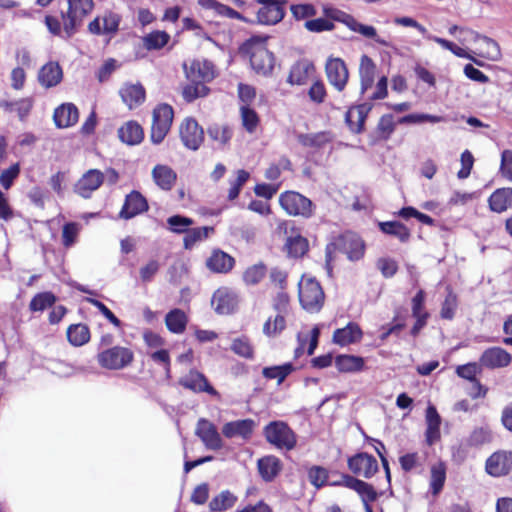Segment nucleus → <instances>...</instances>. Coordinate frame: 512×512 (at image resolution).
I'll use <instances>...</instances> for the list:
<instances>
[{
  "label": "nucleus",
  "instance_id": "6e6552de",
  "mask_svg": "<svg viewBox=\"0 0 512 512\" xmlns=\"http://www.w3.org/2000/svg\"><path fill=\"white\" fill-rule=\"evenodd\" d=\"M173 115V109L168 104H160L153 110L151 141L154 144H159L164 140L170 130Z\"/></svg>",
  "mask_w": 512,
  "mask_h": 512
},
{
  "label": "nucleus",
  "instance_id": "a211bd4d",
  "mask_svg": "<svg viewBox=\"0 0 512 512\" xmlns=\"http://www.w3.org/2000/svg\"><path fill=\"white\" fill-rule=\"evenodd\" d=\"M196 434L202 440L206 448L210 450H219L223 446L222 439L216 427L207 420L201 419L198 421Z\"/></svg>",
  "mask_w": 512,
  "mask_h": 512
},
{
  "label": "nucleus",
  "instance_id": "2eb2a0df",
  "mask_svg": "<svg viewBox=\"0 0 512 512\" xmlns=\"http://www.w3.org/2000/svg\"><path fill=\"white\" fill-rule=\"evenodd\" d=\"M372 109L371 103H362L350 107L345 114V123L354 134H360L364 130V124L369 112Z\"/></svg>",
  "mask_w": 512,
  "mask_h": 512
},
{
  "label": "nucleus",
  "instance_id": "774afa93",
  "mask_svg": "<svg viewBox=\"0 0 512 512\" xmlns=\"http://www.w3.org/2000/svg\"><path fill=\"white\" fill-rule=\"evenodd\" d=\"M500 171L503 177L512 181V151L504 150L501 154Z\"/></svg>",
  "mask_w": 512,
  "mask_h": 512
},
{
  "label": "nucleus",
  "instance_id": "49530a36",
  "mask_svg": "<svg viewBox=\"0 0 512 512\" xmlns=\"http://www.w3.org/2000/svg\"><path fill=\"white\" fill-rule=\"evenodd\" d=\"M267 273L266 266L260 262L248 267L243 273V281L246 285H257Z\"/></svg>",
  "mask_w": 512,
  "mask_h": 512
},
{
  "label": "nucleus",
  "instance_id": "8fccbe9b",
  "mask_svg": "<svg viewBox=\"0 0 512 512\" xmlns=\"http://www.w3.org/2000/svg\"><path fill=\"white\" fill-rule=\"evenodd\" d=\"M445 119L443 116L438 115H431V114H425V113H412L405 115L401 117L398 120V123L400 124H420L424 122H430V123H440L443 122Z\"/></svg>",
  "mask_w": 512,
  "mask_h": 512
},
{
  "label": "nucleus",
  "instance_id": "f704fd0d",
  "mask_svg": "<svg viewBox=\"0 0 512 512\" xmlns=\"http://www.w3.org/2000/svg\"><path fill=\"white\" fill-rule=\"evenodd\" d=\"M446 481V466L443 462H438L430 469V491L437 496L443 489Z\"/></svg>",
  "mask_w": 512,
  "mask_h": 512
},
{
  "label": "nucleus",
  "instance_id": "13d9d810",
  "mask_svg": "<svg viewBox=\"0 0 512 512\" xmlns=\"http://www.w3.org/2000/svg\"><path fill=\"white\" fill-rule=\"evenodd\" d=\"M120 21H121L120 15L113 13V12L106 13L102 18L103 34H108V35L116 34L119 29Z\"/></svg>",
  "mask_w": 512,
  "mask_h": 512
},
{
  "label": "nucleus",
  "instance_id": "0e129e2a",
  "mask_svg": "<svg viewBox=\"0 0 512 512\" xmlns=\"http://www.w3.org/2000/svg\"><path fill=\"white\" fill-rule=\"evenodd\" d=\"M355 492L359 494L363 503L374 502L378 497V494L375 491L374 487L363 480H360V485L357 486Z\"/></svg>",
  "mask_w": 512,
  "mask_h": 512
},
{
  "label": "nucleus",
  "instance_id": "69168bd1",
  "mask_svg": "<svg viewBox=\"0 0 512 512\" xmlns=\"http://www.w3.org/2000/svg\"><path fill=\"white\" fill-rule=\"evenodd\" d=\"M326 94L325 85L321 80L315 81L308 90L310 100L316 104L323 103Z\"/></svg>",
  "mask_w": 512,
  "mask_h": 512
},
{
  "label": "nucleus",
  "instance_id": "b1692460",
  "mask_svg": "<svg viewBox=\"0 0 512 512\" xmlns=\"http://www.w3.org/2000/svg\"><path fill=\"white\" fill-rule=\"evenodd\" d=\"M363 332L355 322H349L344 328L336 329L333 333L334 343L346 346L361 340Z\"/></svg>",
  "mask_w": 512,
  "mask_h": 512
},
{
  "label": "nucleus",
  "instance_id": "3c124183",
  "mask_svg": "<svg viewBox=\"0 0 512 512\" xmlns=\"http://www.w3.org/2000/svg\"><path fill=\"white\" fill-rule=\"evenodd\" d=\"M55 301L56 297L51 292L38 293L32 298L29 308L34 312L44 311L46 308L53 306Z\"/></svg>",
  "mask_w": 512,
  "mask_h": 512
},
{
  "label": "nucleus",
  "instance_id": "6e6d98bb",
  "mask_svg": "<svg viewBox=\"0 0 512 512\" xmlns=\"http://www.w3.org/2000/svg\"><path fill=\"white\" fill-rule=\"evenodd\" d=\"M169 229L174 233H185L192 225V219L181 215H174L167 219Z\"/></svg>",
  "mask_w": 512,
  "mask_h": 512
},
{
  "label": "nucleus",
  "instance_id": "0eeeda50",
  "mask_svg": "<svg viewBox=\"0 0 512 512\" xmlns=\"http://www.w3.org/2000/svg\"><path fill=\"white\" fill-rule=\"evenodd\" d=\"M332 246L345 254L351 261L361 259L365 251V244L363 240L357 234L352 232L340 235L336 238L334 243L328 245L326 248L327 256L330 255Z\"/></svg>",
  "mask_w": 512,
  "mask_h": 512
},
{
  "label": "nucleus",
  "instance_id": "f8f14e48",
  "mask_svg": "<svg viewBox=\"0 0 512 512\" xmlns=\"http://www.w3.org/2000/svg\"><path fill=\"white\" fill-rule=\"evenodd\" d=\"M486 472L493 477H502L512 471V451L494 452L485 463Z\"/></svg>",
  "mask_w": 512,
  "mask_h": 512
},
{
  "label": "nucleus",
  "instance_id": "dca6fc26",
  "mask_svg": "<svg viewBox=\"0 0 512 512\" xmlns=\"http://www.w3.org/2000/svg\"><path fill=\"white\" fill-rule=\"evenodd\" d=\"M511 361V354L501 347L486 349L479 359L480 365L489 369L507 367Z\"/></svg>",
  "mask_w": 512,
  "mask_h": 512
},
{
  "label": "nucleus",
  "instance_id": "ea45409f",
  "mask_svg": "<svg viewBox=\"0 0 512 512\" xmlns=\"http://www.w3.org/2000/svg\"><path fill=\"white\" fill-rule=\"evenodd\" d=\"M493 439L492 431L488 425L475 427L466 439L469 447H478L490 443Z\"/></svg>",
  "mask_w": 512,
  "mask_h": 512
},
{
  "label": "nucleus",
  "instance_id": "5701e85b",
  "mask_svg": "<svg viewBox=\"0 0 512 512\" xmlns=\"http://www.w3.org/2000/svg\"><path fill=\"white\" fill-rule=\"evenodd\" d=\"M53 118L58 128H68L77 123L79 112L74 104L64 103L55 109Z\"/></svg>",
  "mask_w": 512,
  "mask_h": 512
},
{
  "label": "nucleus",
  "instance_id": "c756f323",
  "mask_svg": "<svg viewBox=\"0 0 512 512\" xmlns=\"http://www.w3.org/2000/svg\"><path fill=\"white\" fill-rule=\"evenodd\" d=\"M123 102L133 109L138 107L145 101V89L144 87L137 84H125L119 91Z\"/></svg>",
  "mask_w": 512,
  "mask_h": 512
},
{
  "label": "nucleus",
  "instance_id": "1a4fd4ad",
  "mask_svg": "<svg viewBox=\"0 0 512 512\" xmlns=\"http://www.w3.org/2000/svg\"><path fill=\"white\" fill-rule=\"evenodd\" d=\"M216 73L214 64L209 60L204 59L194 64V99L210 92L207 84L216 77Z\"/></svg>",
  "mask_w": 512,
  "mask_h": 512
},
{
  "label": "nucleus",
  "instance_id": "052dcab7",
  "mask_svg": "<svg viewBox=\"0 0 512 512\" xmlns=\"http://www.w3.org/2000/svg\"><path fill=\"white\" fill-rule=\"evenodd\" d=\"M304 27L310 32H323L330 31L334 28L333 22L325 18H317L312 20H307L304 24Z\"/></svg>",
  "mask_w": 512,
  "mask_h": 512
},
{
  "label": "nucleus",
  "instance_id": "4c0bfd02",
  "mask_svg": "<svg viewBox=\"0 0 512 512\" xmlns=\"http://www.w3.org/2000/svg\"><path fill=\"white\" fill-rule=\"evenodd\" d=\"M237 502V497L229 490H224L209 502L211 512H224L232 508Z\"/></svg>",
  "mask_w": 512,
  "mask_h": 512
},
{
  "label": "nucleus",
  "instance_id": "680f3d73",
  "mask_svg": "<svg viewBox=\"0 0 512 512\" xmlns=\"http://www.w3.org/2000/svg\"><path fill=\"white\" fill-rule=\"evenodd\" d=\"M377 130L384 139H388L395 130L394 117L392 114L383 115L377 125Z\"/></svg>",
  "mask_w": 512,
  "mask_h": 512
},
{
  "label": "nucleus",
  "instance_id": "39448f33",
  "mask_svg": "<svg viewBox=\"0 0 512 512\" xmlns=\"http://www.w3.org/2000/svg\"><path fill=\"white\" fill-rule=\"evenodd\" d=\"M264 436L270 444L280 449L292 450L297 443L293 430L283 421H272L264 427Z\"/></svg>",
  "mask_w": 512,
  "mask_h": 512
},
{
  "label": "nucleus",
  "instance_id": "aec40b11",
  "mask_svg": "<svg viewBox=\"0 0 512 512\" xmlns=\"http://www.w3.org/2000/svg\"><path fill=\"white\" fill-rule=\"evenodd\" d=\"M256 422L253 419H241L231 421L222 427V433L226 438L240 437L247 440L253 434Z\"/></svg>",
  "mask_w": 512,
  "mask_h": 512
},
{
  "label": "nucleus",
  "instance_id": "58836bf2",
  "mask_svg": "<svg viewBox=\"0 0 512 512\" xmlns=\"http://www.w3.org/2000/svg\"><path fill=\"white\" fill-rule=\"evenodd\" d=\"M187 322V315L180 309L171 310L165 317L168 330L176 334L182 333L185 330Z\"/></svg>",
  "mask_w": 512,
  "mask_h": 512
},
{
  "label": "nucleus",
  "instance_id": "ddd939ff",
  "mask_svg": "<svg viewBox=\"0 0 512 512\" xmlns=\"http://www.w3.org/2000/svg\"><path fill=\"white\" fill-rule=\"evenodd\" d=\"M104 182V174L98 169H90L76 182L74 191L81 197L88 199Z\"/></svg>",
  "mask_w": 512,
  "mask_h": 512
},
{
  "label": "nucleus",
  "instance_id": "de8ad7c7",
  "mask_svg": "<svg viewBox=\"0 0 512 512\" xmlns=\"http://www.w3.org/2000/svg\"><path fill=\"white\" fill-rule=\"evenodd\" d=\"M286 327L284 315L277 314L274 318L269 317L263 325V334L269 338L276 337Z\"/></svg>",
  "mask_w": 512,
  "mask_h": 512
},
{
  "label": "nucleus",
  "instance_id": "f257e3e1",
  "mask_svg": "<svg viewBox=\"0 0 512 512\" xmlns=\"http://www.w3.org/2000/svg\"><path fill=\"white\" fill-rule=\"evenodd\" d=\"M241 53L250 54L252 69L262 75H269L274 67V55L265 46V39L252 37L240 47Z\"/></svg>",
  "mask_w": 512,
  "mask_h": 512
},
{
  "label": "nucleus",
  "instance_id": "423d86ee",
  "mask_svg": "<svg viewBox=\"0 0 512 512\" xmlns=\"http://www.w3.org/2000/svg\"><path fill=\"white\" fill-rule=\"evenodd\" d=\"M133 359V352L129 348L121 346H114L97 354L99 365L110 370L123 369L130 365Z\"/></svg>",
  "mask_w": 512,
  "mask_h": 512
},
{
  "label": "nucleus",
  "instance_id": "2f4dec72",
  "mask_svg": "<svg viewBox=\"0 0 512 512\" xmlns=\"http://www.w3.org/2000/svg\"><path fill=\"white\" fill-rule=\"evenodd\" d=\"M489 208L496 213H502L512 207V188L495 190L488 199Z\"/></svg>",
  "mask_w": 512,
  "mask_h": 512
},
{
  "label": "nucleus",
  "instance_id": "a18cd8bd",
  "mask_svg": "<svg viewBox=\"0 0 512 512\" xmlns=\"http://www.w3.org/2000/svg\"><path fill=\"white\" fill-rule=\"evenodd\" d=\"M293 370L294 367L291 363H285L283 365L265 367L262 370V374L267 379H277L278 384H281Z\"/></svg>",
  "mask_w": 512,
  "mask_h": 512
},
{
  "label": "nucleus",
  "instance_id": "e433bc0d",
  "mask_svg": "<svg viewBox=\"0 0 512 512\" xmlns=\"http://www.w3.org/2000/svg\"><path fill=\"white\" fill-rule=\"evenodd\" d=\"M378 226L384 234L392 235L402 243L407 242L410 238L409 229L399 221L379 222Z\"/></svg>",
  "mask_w": 512,
  "mask_h": 512
},
{
  "label": "nucleus",
  "instance_id": "79ce46f5",
  "mask_svg": "<svg viewBox=\"0 0 512 512\" xmlns=\"http://www.w3.org/2000/svg\"><path fill=\"white\" fill-rule=\"evenodd\" d=\"M298 142L305 146L311 148H322L325 144L330 142L331 137L328 132H318L311 134H299L297 136Z\"/></svg>",
  "mask_w": 512,
  "mask_h": 512
},
{
  "label": "nucleus",
  "instance_id": "c85d7f7f",
  "mask_svg": "<svg viewBox=\"0 0 512 512\" xmlns=\"http://www.w3.org/2000/svg\"><path fill=\"white\" fill-rule=\"evenodd\" d=\"M426 442L429 445L434 444L436 441L440 439V425H441V417L437 412V409L434 405L429 404L426 409Z\"/></svg>",
  "mask_w": 512,
  "mask_h": 512
},
{
  "label": "nucleus",
  "instance_id": "cd10ccee",
  "mask_svg": "<svg viewBox=\"0 0 512 512\" xmlns=\"http://www.w3.org/2000/svg\"><path fill=\"white\" fill-rule=\"evenodd\" d=\"M63 77V72L57 62H48L39 70L38 81L45 88L58 85Z\"/></svg>",
  "mask_w": 512,
  "mask_h": 512
},
{
  "label": "nucleus",
  "instance_id": "6ab92c4d",
  "mask_svg": "<svg viewBox=\"0 0 512 512\" xmlns=\"http://www.w3.org/2000/svg\"><path fill=\"white\" fill-rule=\"evenodd\" d=\"M481 373V365L476 362H470L464 365H459L456 368V374L468 381H470L477 388V392H469L472 398L484 397L487 389L477 380L476 376Z\"/></svg>",
  "mask_w": 512,
  "mask_h": 512
},
{
  "label": "nucleus",
  "instance_id": "5fc2aeb1",
  "mask_svg": "<svg viewBox=\"0 0 512 512\" xmlns=\"http://www.w3.org/2000/svg\"><path fill=\"white\" fill-rule=\"evenodd\" d=\"M194 392H204L208 395L219 398V393L217 390L211 385L208 379L204 374L200 372L194 371Z\"/></svg>",
  "mask_w": 512,
  "mask_h": 512
},
{
  "label": "nucleus",
  "instance_id": "393cba45",
  "mask_svg": "<svg viewBox=\"0 0 512 512\" xmlns=\"http://www.w3.org/2000/svg\"><path fill=\"white\" fill-rule=\"evenodd\" d=\"M376 65L367 55H362L359 65L360 93L363 95L369 90L375 81Z\"/></svg>",
  "mask_w": 512,
  "mask_h": 512
},
{
  "label": "nucleus",
  "instance_id": "603ef678",
  "mask_svg": "<svg viewBox=\"0 0 512 512\" xmlns=\"http://www.w3.org/2000/svg\"><path fill=\"white\" fill-rule=\"evenodd\" d=\"M287 252L291 257L303 256L308 250V242L302 236L291 237L286 243Z\"/></svg>",
  "mask_w": 512,
  "mask_h": 512
},
{
  "label": "nucleus",
  "instance_id": "09e8293b",
  "mask_svg": "<svg viewBox=\"0 0 512 512\" xmlns=\"http://www.w3.org/2000/svg\"><path fill=\"white\" fill-rule=\"evenodd\" d=\"M231 350L238 356L245 359H252L254 356V349L250 340L246 336L235 338L231 344Z\"/></svg>",
  "mask_w": 512,
  "mask_h": 512
},
{
  "label": "nucleus",
  "instance_id": "473e14b6",
  "mask_svg": "<svg viewBox=\"0 0 512 512\" xmlns=\"http://www.w3.org/2000/svg\"><path fill=\"white\" fill-rule=\"evenodd\" d=\"M258 472L266 482H271L280 473L281 461L275 456H265L258 460Z\"/></svg>",
  "mask_w": 512,
  "mask_h": 512
},
{
  "label": "nucleus",
  "instance_id": "a878e982",
  "mask_svg": "<svg viewBox=\"0 0 512 512\" xmlns=\"http://www.w3.org/2000/svg\"><path fill=\"white\" fill-rule=\"evenodd\" d=\"M314 71V64L310 60L301 59L291 67L287 81L291 85H303Z\"/></svg>",
  "mask_w": 512,
  "mask_h": 512
},
{
  "label": "nucleus",
  "instance_id": "4468645a",
  "mask_svg": "<svg viewBox=\"0 0 512 512\" xmlns=\"http://www.w3.org/2000/svg\"><path fill=\"white\" fill-rule=\"evenodd\" d=\"M149 206L146 198L136 190L131 191L125 197L124 204L119 212L121 219L129 220L148 210Z\"/></svg>",
  "mask_w": 512,
  "mask_h": 512
},
{
  "label": "nucleus",
  "instance_id": "f03ea898",
  "mask_svg": "<svg viewBox=\"0 0 512 512\" xmlns=\"http://www.w3.org/2000/svg\"><path fill=\"white\" fill-rule=\"evenodd\" d=\"M94 8L93 0H68V10L62 13L63 30L66 38L73 36L83 20Z\"/></svg>",
  "mask_w": 512,
  "mask_h": 512
},
{
  "label": "nucleus",
  "instance_id": "a19ab883",
  "mask_svg": "<svg viewBox=\"0 0 512 512\" xmlns=\"http://www.w3.org/2000/svg\"><path fill=\"white\" fill-rule=\"evenodd\" d=\"M67 338L73 346H82L90 339L88 326L84 324H73L67 329Z\"/></svg>",
  "mask_w": 512,
  "mask_h": 512
},
{
  "label": "nucleus",
  "instance_id": "4be33fe9",
  "mask_svg": "<svg viewBox=\"0 0 512 512\" xmlns=\"http://www.w3.org/2000/svg\"><path fill=\"white\" fill-rule=\"evenodd\" d=\"M469 33L474 42L480 43L479 55L481 57L491 61H498L501 58L500 46L494 39L475 31H469Z\"/></svg>",
  "mask_w": 512,
  "mask_h": 512
},
{
  "label": "nucleus",
  "instance_id": "72a5a7b5",
  "mask_svg": "<svg viewBox=\"0 0 512 512\" xmlns=\"http://www.w3.org/2000/svg\"><path fill=\"white\" fill-rule=\"evenodd\" d=\"M118 137L123 143L136 145L143 140L144 132L136 121H128L118 129Z\"/></svg>",
  "mask_w": 512,
  "mask_h": 512
},
{
  "label": "nucleus",
  "instance_id": "864d4df0",
  "mask_svg": "<svg viewBox=\"0 0 512 512\" xmlns=\"http://www.w3.org/2000/svg\"><path fill=\"white\" fill-rule=\"evenodd\" d=\"M237 177L234 180H230V189L228 192V199L230 201L235 200L240 192L244 184L248 181L250 174L244 169L237 170Z\"/></svg>",
  "mask_w": 512,
  "mask_h": 512
},
{
  "label": "nucleus",
  "instance_id": "7c9ffc66",
  "mask_svg": "<svg viewBox=\"0 0 512 512\" xmlns=\"http://www.w3.org/2000/svg\"><path fill=\"white\" fill-rule=\"evenodd\" d=\"M176 177L174 170L167 165L158 164L152 170V178L155 184L165 191L172 189Z\"/></svg>",
  "mask_w": 512,
  "mask_h": 512
},
{
  "label": "nucleus",
  "instance_id": "9d476101",
  "mask_svg": "<svg viewBox=\"0 0 512 512\" xmlns=\"http://www.w3.org/2000/svg\"><path fill=\"white\" fill-rule=\"evenodd\" d=\"M349 470L356 476L372 478L379 470L377 459L366 452H359L347 460Z\"/></svg>",
  "mask_w": 512,
  "mask_h": 512
},
{
  "label": "nucleus",
  "instance_id": "bb28decb",
  "mask_svg": "<svg viewBox=\"0 0 512 512\" xmlns=\"http://www.w3.org/2000/svg\"><path fill=\"white\" fill-rule=\"evenodd\" d=\"M207 267L215 273L226 274L235 265V259L222 250H214L206 261Z\"/></svg>",
  "mask_w": 512,
  "mask_h": 512
},
{
  "label": "nucleus",
  "instance_id": "7ed1b4c3",
  "mask_svg": "<svg viewBox=\"0 0 512 512\" xmlns=\"http://www.w3.org/2000/svg\"><path fill=\"white\" fill-rule=\"evenodd\" d=\"M279 204L290 216L309 219L314 215L316 205L296 191H285L279 196Z\"/></svg>",
  "mask_w": 512,
  "mask_h": 512
},
{
  "label": "nucleus",
  "instance_id": "c03bdc74",
  "mask_svg": "<svg viewBox=\"0 0 512 512\" xmlns=\"http://www.w3.org/2000/svg\"><path fill=\"white\" fill-rule=\"evenodd\" d=\"M170 39L164 31H153L143 37V45L147 50H158L164 47Z\"/></svg>",
  "mask_w": 512,
  "mask_h": 512
},
{
  "label": "nucleus",
  "instance_id": "37998d69",
  "mask_svg": "<svg viewBox=\"0 0 512 512\" xmlns=\"http://www.w3.org/2000/svg\"><path fill=\"white\" fill-rule=\"evenodd\" d=\"M240 117L242 121V125L244 129L248 133L255 132L257 126L259 125V116L257 112L249 105H241L240 106Z\"/></svg>",
  "mask_w": 512,
  "mask_h": 512
},
{
  "label": "nucleus",
  "instance_id": "c9c22d12",
  "mask_svg": "<svg viewBox=\"0 0 512 512\" xmlns=\"http://www.w3.org/2000/svg\"><path fill=\"white\" fill-rule=\"evenodd\" d=\"M335 366L340 372H358L364 367V359L355 355H338Z\"/></svg>",
  "mask_w": 512,
  "mask_h": 512
},
{
  "label": "nucleus",
  "instance_id": "bf43d9fd",
  "mask_svg": "<svg viewBox=\"0 0 512 512\" xmlns=\"http://www.w3.org/2000/svg\"><path fill=\"white\" fill-rule=\"evenodd\" d=\"M208 135L221 145H225L231 139V131L227 127L213 125L208 128Z\"/></svg>",
  "mask_w": 512,
  "mask_h": 512
},
{
  "label": "nucleus",
  "instance_id": "20e7f679",
  "mask_svg": "<svg viewBox=\"0 0 512 512\" xmlns=\"http://www.w3.org/2000/svg\"><path fill=\"white\" fill-rule=\"evenodd\" d=\"M299 301L303 309L314 313L320 311L324 303V292L314 278L303 276L299 284Z\"/></svg>",
  "mask_w": 512,
  "mask_h": 512
},
{
  "label": "nucleus",
  "instance_id": "338daca9",
  "mask_svg": "<svg viewBox=\"0 0 512 512\" xmlns=\"http://www.w3.org/2000/svg\"><path fill=\"white\" fill-rule=\"evenodd\" d=\"M474 164V157L469 150H465L461 154V169L457 173L459 179H466L469 177Z\"/></svg>",
  "mask_w": 512,
  "mask_h": 512
},
{
  "label": "nucleus",
  "instance_id": "f3484780",
  "mask_svg": "<svg viewBox=\"0 0 512 512\" xmlns=\"http://www.w3.org/2000/svg\"><path fill=\"white\" fill-rule=\"evenodd\" d=\"M238 303L234 291L223 287L216 290L212 297V305L218 314L227 315L234 311Z\"/></svg>",
  "mask_w": 512,
  "mask_h": 512
},
{
  "label": "nucleus",
  "instance_id": "e2e57ef3",
  "mask_svg": "<svg viewBox=\"0 0 512 512\" xmlns=\"http://www.w3.org/2000/svg\"><path fill=\"white\" fill-rule=\"evenodd\" d=\"M20 173V166L18 163L11 165L8 169H5L0 174V184L4 189H9L14 180L18 177Z\"/></svg>",
  "mask_w": 512,
  "mask_h": 512
},
{
  "label": "nucleus",
  "instance_id": "9b49d317",
  "mask_svg": "<svg viewBox=\"0 0 512 512\" xmlns=\"http://www.w3.org/2000/svg\"><path fill=\"white\" fill-rule=\"evenodd\" d=\"M325 72L328 82L338 92L345 89L349 79V72L345 62L341 58L329 57L325 64Z\"/></svg>",
  "mask_w": 512,
  "mask_h": 512
},
{
  "label": "nucleus",
  "instance_id": "412c9836",
  "mask_svg": "<svg viewBox=\"0 0 512 512\" xmlns=\"http://www.w3.org/2000/svg\"><path fill=\"white\" fill-rule=\"evenodd\" d=\"M263 6L257 12L258 22L266 25H273L284 17V10L281 4L273 0H261Z\"/></svg>",
  "mask_w": 512,
  "mask_h": 512
},
{
  "label": "nucleus",
  "instance_id": "4d7b16f0",
  "mask_svg": "<svg viewBox=\"0 0 512 512\" xmlns=\"http://www.w3.org/2000/svg\"><path fill=\"white\" fill-rule=\"evenodd\" d=\"M308 479L316 488H321L327 483L328 471L321 466H312L308 471Z\"/></svg>",
  "mask_w": 512,
  "mask_h": 512
}]
</instances>
